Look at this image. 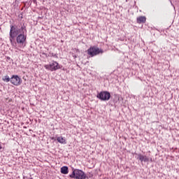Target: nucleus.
<instances>
[{"label":"nucleus","mask_w":179,"mask_h":179,"mask_svg":"<svg viewBox=\"0 0 179 179\" xmlns=\"http://www.w3.org/2000/svg\"><path fill=\"white\" fill-rule=\"evenodd\" d=\"M16 41L19 44V45H21L22 47H24L26 45V36H24V33L20 34L17 36H16Z\"/></svg>","instance_id":"nucleus-6"},{"label":"nucleus","mask_w":179,"mask_h":179,"mask_svg":"<svg viewBox=\"0 0 179 179\" xmlns=\"http://www.w3.org/2000/svg\"><path fill=\"white\" fill-rule=\"evenodd\" d=\"M57 141L59 143H62V145H65L66 143V140H65L62 136L57 137Z\"/></svg>","instance_id":"nucleus-10"},{"label":"nucleus","mask_w":179,"mask_h":179,"mask_svg":"<svg viewBox=\"0 0 179 179\" xmlns=\"http://www.w3.org/2000/svg\"><path fill=\"white\" fill-rule=\"evenodd\" d=\"M10 83L14 85V86H20L22 85V78L17 75H14L10 78Z\"/></svg>","instance_id":"nucleus-7"},{"label":"nucleus","mask_w":179,"mask_h":179,"mask_svg":"<svg viewBox=\"0 0 179 179\" xmlns=\"http://www.w3.org/2000/svg\"><path fill=\"white\" fill-rule=\"evenodd\" d=\"M2 80H3V82H6V83H8V82H10V78H9L8 76H4Z\"/></svg>","instance_id":"nucleus-12"},{"label":"nucleus","mask_w":179,"mask_h":179,"mask_svg":"<svg viewBox=\"0 0 179 179\" xmlns=\"http://www.w3.org/2000/svg\"><path fill=\"white\" fill-rule=\"evenodd\" d=\"M52 57H55V55H52Z\"/></svg>","instance_id":"nucleus-14"},{"label":"nucleus","mask_w":179,"mask_h":179,"mask_svg":"<svg viewBox=\"0 0 179 179\" xmlns=\"http://www.w3.org/2000/svg\"><path fill=\"white\" fill-rule=\"evenodd\" d=\"M138 159L140 161L144 162L145 163L149 162V158L147 156L143 155L141 154H138Z\"/></svg>","instance_id":"nucleus-9"},{"label":"nucleus","mask_w":179,"mask_h":179,"mask_svg":"<svg viewBox=\"0 0 179 179\" xmlns=\"http://www.w3.org/2000/svg\"><path fill=\"white\" fill-rule=\"evenodd\" d=\"M52 139H54V137H52Z\"/></svg>","instance_id":"nucleus-16"},{"label":"nucleus","mask_w":179,"mask_h":179,"mask_svg":"<svg viewBox=\"0 0 179 179\" xmlns=\"http://www.w3.org/2000/svg\"><path fill=\"white\" fill-rule=\"evenodd\" d=\"M44 68L47 69L48 71H51V72H53V71H57L58 69H61V66H59V64L57 62H52L50 64H45L44 66Z\"/></svg>","instance_id":"nucleus-5"},{"label":"nucleus","mask_w":179,"mask_h":179,"mask_svg":"<svg viewBox=\"0 0 179 179\" xmlns=\"http://www.w3.org/2000/svg\"><path fill=\"white\" fill-rule=\"evenodd\" d=\"M2 149V146H1V144H0V150Z\"/></svg>","instance_id":"nucleus-13"},{"label":"nucleus","mask_w":179,"mask_h":179,"mask_svg":"<svg viewBox=\"0 0 179 179\" xmlns=\"http://www.w3.org/2000/svg\"><path fill=\"white\" fill-rule=\"evenodd\" d=\"M10 27L9 38L11 44H13V40H15V38H16L19 34L24 33V27L22 26L20 28H19L16 25H10Z\"/></svg>","instance_id":"nucleus-1"},{"label":"nucleus","mask_w":179,"mask_h":179,"mask_svg":"<svg viewBox=\"0 0 179 179\" xmlns=\"http://www.w3.org/2000/svg\"><path fill=\"white\" fill-rule=\"evenodd\" d=\"M55 57H57V55H55Z\"/></svg>","instance_id":"nucleus-15"},{"label":"nucleus","mask_w":179,"mask_h":179,"mask_svg":"<svg viewBox=\"0 0 179 179\" xmlns=\"http://www.w3.org/2000/svg\"><path fill=\"white\" fill-rule=\"evenodd\" d=\"M60 171H61L62 174H68V173H69V171L68 169V166L62 167Z\"/></svg>","instance_id":"nucleus-11"},{"label":"nucleus","mask_w":179,"mask_h":179,"mask_svg":"<svg viewBox=\"0 0 179 179\" xmlns=\"http://www.w3.org/2000/svg\"><path fill=\"white\" fill-rule=\"evenodd\" d=\"M103 52H104L103 49L99 48L96 46H92L87 50V54L88 55H90V57H96V55H99V54H103Z\"/></svg>","instance_id":"nucleus-3"},{"label":"nucleus","mask_w":179,"mask_h":179,"mask_svg":"<svg viewBox=\"0 0 179 179\" xmlns=\"http://www.w3.org/2000/svg\"><path fill=\"white\" fill-rule=\"evenodd\" d=\"M136 22L138 24L141 23H146V17L145 16H140L137 17Z\"/></svg>","instance_id":"nucleus-8"},{"label":"nucleus","mask_w":179,"mask_h":179,"mask_svg":"<svg viewBox=\"0 0 179 179\" xmlns=\"http://www.w3.org/2000/svg\"><path fill=\"white\" fill-rule=\"evenodd\" d=\"M69 177L75 179H86L87 178L86 173L80 169H73V172L69 175Z\"/></svg>","instance_id":"nucleus-2"},{"label":"nucleus","mask_w":179,"mask_h":179,"mask_svg":"<svg viewBox=\"0 0 179 179\" xmlns=\"http://www.w3.org/2000/svg\"><path fill=\"white\" fill-rule=\"evenodd\" d=\"M97 99L102 101H108L111 99V94L107 91H102L96 96Z\"/></svg>","instance_id":"nucleus-4"},{"label":"nucleus","mask_w":179,"mask_h":179,"mask_svg":"<svg viewBox=\"0 0 179 179\" xmlns=\"http://www.w3.org/2000/svg\"><path fill=\"white\" fill-rule=\"evenodd\" d=\"M31 179H33V178H31Z\"/></svg>","instance_id":"nucleus-17"}]
</instances>
